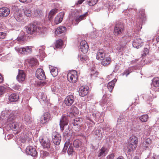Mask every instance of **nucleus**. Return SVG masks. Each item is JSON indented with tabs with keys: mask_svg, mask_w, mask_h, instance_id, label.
Returning <instances> with one entry per match:
<instances>
[{
	"mask_svg": "<svg viewBox=\"0 0 159 159\" xmlns=\"http://www.w3.org/2000/svg\"><path fill=\"white\" fill-rule=\"evenodd\" d=\"M66 30V29L65 27L61 26L56 29L55 32L57 35L60 36L61 34L65 33Z\"/></svg>",
	"mask_w": 159,
	"mask_h": 159,
	"instance_id": "20",
	"label": "nucleus"
},
{
	"mask_svg": "<svg viewBox=\"0 0 159 159\" xmlns=\"http://www.w3.org/2000/svg\"><path fill=\"white\" fill-rule=\"evenodd\" d=\"M67 144L66 143L65 144V145H64V148L62 150V151L63 152H66V150L67 149V148L68 147V146L67 145Z\"/></svg>",
	"mask_w": 159,
	"mask_h": 159,
	"instance_id": "60",
	"label": "nucleus"
},
{
	"mask_svg": "<svg viewBox=\"0 0 159 159\" xmlns=\"http://www.w3.org/2000/svg\"><path fill=\"white\" fill-rule=\"evenodd\" d=\"M89 59L88 56L86 55L84 56H80L79 57V60H80L82 62H84L86 61Z\"/></svg>",
	"mask_w": 159,
	"mask_h": 159,
	"instance_id": "42",
	"label": "nucleus"
},
{
	"mask_svg": "<svg viewBox=\"0 0 159 159\" xmlns=\"http://www.w3.org/2000/svg\"><path fill=\"white\" fill-rule=\"evenodd\" d=\"M20 2L24 3H28L30 1V0H19Z\"/></svg>",
	"mask_w": 159,
	"mask_h": 159,
	"instance_id": "62",
	"label": "nucleus"
},
{
	"mask_svg": "<svg viewBox=\"0 0 159 159\" xmlns=\"http://www.w3.org/2000/svg\"><path fill=\"white\" fill-rule=\"evenodd\" d=\"M142 43V41L140 39H136L133 41L132 44L133 46L135 48H139L141 47Z\"/></svg>",
	"mask_w": 159,
	"mask_h": 159,
	"instance_id": "24",
	"label": "nucleus"
},
{
	"mask_svg": "<svg viewBox=\"0 0 159 159\" xmlns=\"http://www.w3.org/2000/svg\"><path fill=\"white\" fill-rule=\"evenodd\" d=\"M75 98L74 93H71L67 96L64 100L65 104L67 106H71L75 101Z\"/></svg>",
	"mask_w": 159,
	"mask_h": 159,
	"instance_id": "8",
	"label": "nucleus"
},
{
	"mask_svg": "<svg viewBox=\"0 0 159 159\" xmlns=\"http://www.w3.org/2000/svg\"><path fill=\"white\" fill-rule=\"evenodd\" d=\"M36 76L40 80H44L46 79L45 73L43 70L41 68L38 69L36 72Z\"/></svg>",
	"mask_w": 159,
	"mask_h": 159,
	"instance_id": "10",
	"label": "nucleus"
},
{
	"mask_svg": "<svg viewBox=\"0 0 159 159\" xmlns=\"http://www.w3.org/2000/svg\"><path fill=\"white\" fill-rule=\"evenodd\" d=\"M74 151L73 147L70 145L67 150L68 154L69 155H71L73 153Z\"/></svg>",
	"mask_w": 159,
	"mask_h": 159,
	"instance_id": "45",
	"label": "nucleus"
},
{
	"mask_svg": "<svg viewBox=\"0 0 159 159\" xmlns=\"http://www.w3.org/2000/svg\"><path fill=\"white\" fill-rule=\"evenodd\" d=\"M88 15V12H86L83 15L76 16L75 18V21L76 22L75 25H77L81 21L85 20Z\"/></svg>",
	"mask_w": 159,
	"mask_h": 159,
	"instance_id": "22",
	"label": "nucleus"
},
{
	"mask_svg": "<svg viewBox=\"0 0 159 159\" xmlns=\"http://www.w3.org/2000/svg\"><path fill=\"white\" fill-rule=\"evenodd\" d=\"M39 96L40 99V101H42L44 102H46L48 101L47 96L44 93H40Z\"/></svg>",
	"mask_w": 159,
	"mask_h": 159,
	"instance_id": "32",
	"label": "nucleus"
},
{
	"mask_svg": "<svg viewBox=\"0 0 159 159\" xmlns=\"http://www.w3.org/2000/svg\"><path fill=\"white\" fill-rule=\"evenodd\" d=\"M26 33L30 35H36L39 33H44L46 31V28L42 26H38L33 23H30L25 27Z\"/></svg>",
	"mask_w": 159,
	"mask_h": 159,
	"instance_id": "1",
	"label": "nucleus"
},
{
	"mask_svg": "<svg viewBox=\"0 0 159 159\" xmlns=\"http://www.w3.org/2000/svg\"><path fill=\"white\" fill-rule=\"evenodd\" d=\"M57 12V10L56 9H54L52 10L49 12V13L50 14L53 16Z\"/></svg>",
	"mask_w": 159,
	"mask_h": 159,
	"instance_id": "52",
	"label": "nucleus"
},
{
	"mask_svg": "<svg viewBox=\"0 0 159 159\" xmlns=\"http://www.w3.org/2000/svg\"><path fill=\"white\" fill-rule=\"evenodd\" d=\"M15 112H16L15 111H12L11 113L10 114L7 119L8 121H11L12 120L15 119L16 116L15 115Z\"/></svg>",
	"mask_w": 159,
	"mask_h": 159,
	"instance_id": "40",
	"label": "nucleus"
},
{
	"mask_svg": "<svg viewBox=\"0 0 159 159\" xmlns=\"http://www.w3.org/2000/svg\"><path fill=\"white\" fill-rule=\"evenodd\" d=\"M108 151L107 148L102 147L100 149L98 152V157H102L105 156L107 154Z\"/></svg>",
	"mask_w": 159,
	"mask_h": 159,
	"instance_id": "17",
	"label": "nucleus"
},
{
	"mask_svg": "<svg viewBox=\"0 0 159 159\" xmlns=\"http://www.w3.org/2000/svg\"><path fill=\"white\" fill-rule=\"evenodd\" d=\"M151 159H159V156H153Z\"/></svg>",
	"mask_w": 159,
	"mask_h": 159,
	"instance_id": "64",
	"label": "nucleus"
},
{
	"mask_svg": "<svg viewBox=\"0 0 159 159\" xmlns=\"http://www.w3.org/2000/svg\"><path fill=\"white\" fill-rule=\"evenodd\" d=\"M18 74L16 77L17 80L19 82L24 81L25 77V75L23 70H19Z\"/></svg>",
	"mask_w": 159,
	"mask_h": 159,
	"instance_id": "18",
	"label": "nucleus"
},
{
	"mask_svg": "<svg viewBox=\"0 0 159 159\" xmlns=\"http://www.w3.org/2000/svg\"><path fill=\"white\" fill-rule=\"evenodd\" d=\"M24 13L25 15L28 17H29L31 15V11L29 9L26 8L24 10Z\"/></svg>",
	"mask_w": 159,
	"mask_h": 159,
	"instance_id": "44",
	"label": "nucleus"
},
{
	"mask_svg": "<svg viewBox=\"0 0 159 159\" xmlns=\"http://www.w3.org/2000/svg\"><path fill=\"white\" fill-rule=\"evenodd\" d=\"M64 17V14L61 12L59 13L55 17L54 22L56 25L60 23L62 21Z\"/></svg>",
	"mask_w": 159,
	"mask_h": 159,
	"instance_id": "23",
	"label": "nucleus"
},
{
	"mask_svg": "<svg viewBox=\"0 0 159 159\" xmlns=\"http://www.w3.org/2000/svg\"><path fill=\"white\" fill-rule=\"evenodd\" d=\"M152 84L155 87H159V78L156 77L152 80Z\"/></svg>",
	"mask_w": 159,
	"mask_h": 159,
	"instance_id": "38",
	"label": "nucleus"
},
{
	"mask_svg": "<svg viewBox=\"0 0 159 159\" xmlns=\"http://www.w3.org/2000/svg\"><path fill=\"white\" fill-rule=\"evenodd\" d=\"M53 17V16L51 15L49 13L48 18L49 20H51Z\"/></svg>",
	"mask_w": 159,
	"mask_h": 159,
	"instance_id": "63",
	"label": "nucleus"
},
{
	"mask_svg": "<svg viewBox=\"0 0 159 159\" xmlns=\"http://www.w3.org/2000/svg\"><path fill=\"white\" fill-rule=\"evenodd\" d=\"M52 140L54 144L58 145L60 144L61 140V135L57 132H53L52 136Z\"/></svg>",
	"mask_w": 159,
	"mask_h": 159,
	"instance_id": "7",
	"label": "nucleus"
},
{
	"mask_svg": "<svg viewBox=\"0 0 159 159\" xmlns=\"http://www.w3.org/2000/svg\"><path fill=\"white\" fill-rule=\"evenodd\" d=\"M89 46L87 42L85 40H82L80 43V49L81 52L84 53H86L89 49Z\"/></svg>",
	"mask_w": 159,
	"mask_h": 159,
	"instance_id": "12",
	"label": "nucleus"
},
{
	"mask_svg": "<svg viewBox=\"0 0 159 159\" xmlns=\"http://www.w3.org/2000/svg\"><path fill=\"white\" fill-rule=\"evenodd\" d=\"M148 118V116L147 114H144L139 117V119L142 122H145L147 121Z\"/></svg>",
	"mask_w": 159,
	"mask_h": 159,
	"instance_id": "36",
	"label": "nucleus"
},
{
	"mask_svg": "<svg viewBox=\"0 0 159 159\" xmlns=\"http://www.w3.org/2000/svg\"><path fill=\"white\" fill-rule=\"evenodd\" d=\"M107 98H103V99H102L101 103V105L102 106H104L105 105H107L109 102H107Z\"/></svg>",
	"mask_w": 159,
	"mask_h": 159,
	"instance_id": "46",
	"label": "nucleus"
},
{
	"mask_svg": "<svg viewBox=\"0 0 159 159\" xmlns=\"http://www.w3.org/2000/svg\"><path fill=\"white\" fill-rule=\"evenodd\" d=\"M17 40L19 41H24V36H19L17 38Z\"/></svg>",
	"mask_w": 159,
	"mask_h": 159,
	"instance_id": "56",
	"label": "nucleus"
},
{
	"mask_svg": "<svg viewBox=\"0 0 159 159\" xmlns=\"http://www.w3.org/2000/svg\"><path fill=\"white\" fill-rule=\"evenodd\" d=\"M50 70L51 74L53 77H55L58 75V70L57 68H50Z\"/></svg>",
	"mask_w": 159,
	"mask_h": 159,
	"instance_id": "37",
	"label": "nucleus"
},
{
	"mask_svg": "<svg viewBox=\"0 0 159 159\" xmlns=\"http://www.w3.org/2000/svg\"><path fill=\"white\" fill-rule=\"evenodd\" d=\"M124 30V25L121 23H118L116 24L115 26L114 34V35L118 36L122 33Z\"/></svg>",
	"mask_w": 159,
	"mask_h": 159,
	"instance_id": "6",
	"label": "nucleus"
},
{
	"mask_svg": "<svg viewBox=\"0 0 159 159\" xmlns=\"http://www.w3.org/2000/svg\"><path fill=\"white\" fill-rule=\"evenodd\" d=\"M70 113L75 116L79 114V111L77 107H71L70 109Z\"/></svg>",
	"mask_w": 159,
	"mask_h": 159,
	"instance_id": "29",
	"label": "nucleus"
},
{
	"mask_svg": "<svg viewBox=\"0 0 159 159\" xmlns=\"http://www.w3.org/2000/svg\"><path fill=\"white\" fill-rule=\"evenodd\" d=\"M69 121V117L68 116L63 115L60 121V126L61 130L63 131L64 127L68 125Z\"/></svg>",
	"mask_w": 159,
	"mask_h": 159,
	"instance_id": "5",
	"label": "nucleus"
},
{
	"mask_svg": "<svg viewBox=\"0 0 159 159\" xmlns=\"http://www.w3.org/2000/svg\"><path fill=\"white\" fill-rule=\"evenodd\" d=\"M68 81L70 83H75L78 80L77 72L76 70H73L69 72L67 75Z\"/></svg>",
	"mask_w": 159,
	"mask_h": 159,
	"instance_id": "3",
	"label": "nucleus"
},
{
	"mask_svg": "<svg viewBox=\"0 0 159 159\" xmlns=\"http://www.w3.org/2000/svg\"><path fill=\"white\" fill-rule=\"evenodd\" d=\"M105 56V51L103 49H100L98 50L96 54V57L98 60L103 59Z\"/></svg>",
	"mask_w": 159,
	"mask_h": 159,
	"instance_id": "19",
	"label": "nucleus"
},
{
	"mask_svg": "<svg viewBox=\"0 0 159 159\" xmlns=\"http://www.w3.org/2000/svg\"><path fill=\"white\" fill-rule=\"evenodd\" d=\"M24 119L27 124H30L32 122V119L28 113L25 114Z\"/></svg>",
	"mask_w": 159,
	"mask_h": 159,
	"instance_id": "30",
	"label": "nucleus"
},
{
	"mask_svg": "<svg viewBox=\"0 0 159 159\" xmlns=\"http://www.w3.org/2000/svg\"><path fill=\"white\" fill-rule=\"evenodd\" d=\"M14 17L18 22H20L23 20V18L22 14L17 13L14 14Z\"/></svg>",
	"mask_w": 159,
	"mask_h": 159,
	"instance_id": "31",
	"label": "nucleus"
},
{
	"mask_svg": "<svg viewBox=\"0 0 159 159\" xmlns=\"http://www.w3.org/2000/svg\"><path fill=\"white\" fill-rule=\"evenodd\" d=\"M89 88L87 86L81 87L79 89V95L82 97L86 95L89 93Z\"/></svg>",
	"mask_w": 159,
	"mask_h": 159,
	"instance_id": "13",
	"label": "nucleus"
},
{
	"mask_svg": "<svg viewBox=\"0 0 159 159\" xmlns=\"http://www.w3.org/2000/svg\"><path fill=\"white\" fill-rule=\"evenodd\" d=\"M6 88L4 86H0V95H2L5 92Z\"/></svg>",
	"mask_w": 159,
	"mask_h": 159,
	"instance_id": "47",
	"label": "nucleus"
},
{
	"mask_svg": "<svg viewBox=\"0 0 159 159\" xmlns=\"http://www.w3.org/2000/svg\"><path fill=\"white\" fill-rule=\"evenodd\" d=\"M40 11L38 10H35L34 11V15L35 16H37L39 15Z\"/></svg>",
	"mask_w": 159,
	"mask_h": 159,
	"instance_id": "55",
	"label": "nucleus"
},
{
	"mask_svg": "<svg viewBox=\"0 0 159 159\" xmlns=\"http://www.w3.org/2000/svg\"><path fill=\"white\" fill-rule=\"evenodd\" d=\"M101 62V64L104 66H107L110 64L111 62V59L110 57H104Z\"/></svg>",
	"mask_w": 159,
	"mask_h": 159,
	"instance_id": "25",
	"label": "nucleus"
},
{
	"mask_svg": "<svg viewBox=\"0 0 159 159\" xmlns=\"http://www.w3.org/2000/svg\"><path fill=\"white\" fill-rule=\"evenodd\" d=\"M114 157V154L112 153L107 156L106 159H113Z\"/></svg>",
	"mask_w": 159,
	"mask_h": 159,
	"instance_id": "54",
	"label": "nucleus"
},
{
	"mask_svg": "<svg viewBox=\"0 0 159 159\" xmlns=\"http://www.w3.org/2000/svg\"><path fill=\"white\" fill-rule=\"evenodd\" d=\"M29 63L30 66L32 67L37 65L38 63V62L36 59L32 58L29 60Z\"/></svg>",
	"mask_w": 159,
	"mask_h": 159,
	"instance_id": "34",
	"label": "nucleus"
},
{
	"mask_svg": "<svg viewBox=\"0 0 159 159\" xmlns=\"http://www.w3.org/2000/svg\"><path fill=\"white\" fill-rule=\"evenodd\" d=\"M15 49L19 53L24 55L30 54L32 52V47L30 46H27L20 48H16Z\"/></svg>",
	"mask_w": 159,
	"mask_h": 159,
	"instance_id": "4",
	"label": "nucleus"
},
{
	"mask_svg": "<svg viewBox=\"0 0 159 159\" xmlns=\"http://www.w3.org/2000/svg\"><path fill=\"white\" fill-rule=\"evenodd\" d=\"M51 120L50 114L48 112L45 113L40 118V122L42 124H44Z\"/></svg>",
	"mask_w": 159,
	"mask_h": 159,
	"instance_id": "15",
	"label": "nucleus"
},
{
	"mask_svg": "<svg viewBox=\"0 0 159 159\" xmlns=\"http://www.w3.org/2000/svg\"><path fill=\"white\" fill-rule=\"evenodd\" d=\"M39 141L44 148L49 149L50 147L51 143L50 140L46 138H41Z\"/></svg>",
	"mask_w": 159,
	"mask_h": 159,
	"instance_id": "9",
	"label": "nucleus"
},
{
	"mask_svg": "<svg viewBox=\"0 0 159 159\" xmlns=\"http://www.w3.org/2000/svg\"><path fill=\"white\" fill-rule=\"evenodd\" d=\"M130 143L137 144L138 143V138L135 136H132L130 137Z\"/></svg>",
	"mask_w": 159,
	"mask_h": 159,
	"instance_id": "35",
	"label": "nucleus"
},
{
	"mask_svg": "<svg viewBox=\"0 0 159 159\" xmlns=\"http://www.w3.org/2000/svg\"><path fill=\"white\" fill-rule=\"evenodd\" d=\"M12 88L15 90H19L20 89L21 87L19 85L15 84L12 86Z\"/></svg>",
	"mask_w": 159,
	"mask_h": 159,
	"instance_id": "51",
	"label": "nucleus"
},
{
	"mask_svg": "<svg viewBox=\"0 0 159 159\" xmlns=\"http://www.w3.org/2000/svg\"><path fill=\"white\" fill-rule=\"evenodd\" d=\"M95 71L93 70H91V73L90 74V76L92 77L93 76H96L98 75V73L95 72L94 73L93 72Z\"/></svg>",
	"mask_w": 159,
	"mask_h": 159,
	"instance_id": "58",
	"label": "nucleus"
},
{
	"mask_svg": "<svg viewBox=\"0 0 159 159\" xmlns=\"http://www.w3.org/2000/svg\"><path fill=\"white\" fill-rule=\"evenodd\" d=\"M73 145L75 147L78 148L81 145V142L78 139H76L74 141Z\"/></svg>",
	"mask_w": 159,
	"mask_h": 159,
	"instance_id": "41",
	"label": "nucleus"
},
{
	"mask_svg": "<svg viewBox=\"0 0 159 159\" xmlns=\"http://www.w3.org/2000/svg\"><path fill=\"white\" fill-rule=\"evenodd\" d=\"M7 34L6 33L0 32V39H5Z\"/></svg>",
	"mask_w": 159,
	"mask_h": 159,
	"instance_id": "50",
	"label": "nucleus"
},
{
	"mask_svg": "<svg viewBox=\"0 0 159 159\" xmlns=\"http://www.w3.org/2000/svg\"><path fill=\"white\" fill-rule=\"evenodd\" d=\"M152 141L149 138L145 139L141 144V145L145 149H146L149 148L150 145L152 143Z\"/></svg>",
	"mask_w": 159,
	"mask_h": 159,
	"instance_id": "21",
	"label": "nucleus"
},
{
	"mask_svg": "<svg viewBox=\"0 0 159 159\" xmlns=\"http://www.w3.org/2000/svg\"><path fill=\"white\" fill-rule=\"evenodd\" d=\"M148 49L147 48H145L144 49V50L143 51L144 55H146L148 53Z\"/></svg>",
	"mask_w": 159,
	"mask_h": 159,
	"instance_id": "59",
	"label": "nucleus"
},
{
	"mask_svg": "<svg viewBox=\"0 0 159 159\" xmlns=\"http://www.w3.org/2000/svg\"><path fill=\"white\" fill-rule=\"evenodd\" d=\"M137 146V145L136 144H134V143H129L127 147L128 149L127 153L128 154H130V152L133 151L136 149Z\"/></svg>",
	"mask_w": 159,
	"mask_h": 159,
	"instance_id": "28",
	"label": "nucleus"
},
{
	"mask_svg": "<svg viewBox=\"0 0 159 159\" xmlns=\"http://www.w3.org/2000/svg\"><path fill=\"white\" fill-rule=\"evenodd\" d=\"M116 79H115L111 82H109L108 84L107 85V88L110 92H112V91L115 86V83H116Z\"/></svg>",
	"mask_w": 159,
	"mask_h": 159,
	"instance_id": "27",
	"label": "nucleus"
},
{
	"mask_svg": "<svg viewBox=\"0 0 159 159\" xmlns=\"http://www.w3.org/2000/svg\"><path fill=\"white\" fill-rule=\"evenodd\" d=\"M74 122L73 125L74 126L75 125H78L79 124L80 121V120L79 118H76L74 120Z\"/></svg>",
	"mask_w": 159,
	"mask_h": 159,
	"instance_id": "48",
	"label": "nucleus"
},
{
	"mask_svg": "<svg viewBox=\"0 0 159 159\" xmlns=\"http://www.w3.org/2000/svg\"><path fill=\"white\" fill-rule=\"evenodd\" d=\"M126 47L125 45H120L116 48V50L118 52H121L124 50Z\"/></svg>",
	"mask_w": 159,
	"mask_h": 159,
	"instance_id": "43",
	"label": "nucleus"
},
{
	"mask_svg": "<svg viewBox=\"0 0 159 159\" xmlns=\"http://www.w3.org/2000/svg\"><path fill=\"white\" fill-rule=\"evenodd\" d=\"M26 152L27 154L34 157L37 156V153L36 149L31 146H28L26 148Z\"/></svg>",
	"mask_w": 159,
	"mask_h": 159,
	"instance_id": "11",
	"label": "nucleus"
},
{
	"mask_svg": "<svg viewBox=\"0 0 159 159\" xmlns=\"http://www.w3.org/2000/svg\"><path fill=\"white\" fill-rule=\"evenodd\" d=\"M19 95L16 93H13L9 96V100L11 102L17 101L19 99Z\"/></svg>",
	"mask_w": 159,
	"mask_h": 159,
	"instance_id": "26",
	"label": "nucleus"
},
{
	"mask_svg": "<svg viewBox=\"0 0 159 159\" xmlns=\"http://www.w3.org/2000/svg\"><path fill=\"white\" fill-rule=\"evenodd\" d=\"M24 125L21 123H18L17 122L12 123L10 126L11 128L13 130H20L24 128Z\"/></svg>",
	"mask_w": 159,
	"mask_h": 159,
	"instance_id": "14",
	"label": "nucleus"
},
{
	"mask_svg": "<svg viewBox=\"0 0 159 159\" xmlns=\"http://www.w3.org/2000/svg\"><path fill=\"white\" fill-rule=\"evenodd\" d=\"M123 120L124 119L121 117H120L118 119L117 122L120 123L122 121H123Z\"/></svg>",
	"mask_w": 159,
	"mask_h": 159,
	"instance_id": "61",
	"label": "nucleus"
},
{
	"mask_svg": "<svg viewBox=\"0 0 159 159\" xmlns=\"http://www.w3.org/2000/svg\"><path fill=\"white\" fill-rule=\"evenodd\" d=\"M98 0H86V3L90 6H93L95 5Z\"/></svg>",
	"mask_w": 159,
	"mask_h": 159,
	"instance_id": "39",
	"label": "nucleus"
},
{
	"mask_svg": "<svg viewBox=\"0 0 159 159\" xmlns=\"http://www.w3.org/2000/svg\"><path fill=\"white\" fill-rule=\"evenodd\" d=\"M10 13V9L6 7H2L0 8V16L5 17L8 16Z\"/></svg>",
	"mask_w": 159,
	"mask_h": 159,
	"instance_id": "16",
	"label": "nucleus"
},
{
	"mask_svg": "<svg viewBox=\"0 0 159 159\" xmlns=\"http://www.w3.org/2000/svg\"><path fill=\"white\" fill-rule=\"evenodd\" d=\"M146 19L145 15L144 14V10H140L137 16V18L136 20L137 25L141 28L142 25L143 23H144Z\"/></svg>",
	"mask_w": 159,
	"mask_h": 159,
	"instance_id": "2",
	"label": "nucleus"
},
{
	"mask_svg": "<svg viewBox=\"0 0 159 159\" xmlns=\"http://www.w3.org/2000/svg\"><path fill=\"white\" fill-rule=\"evenodd\" d=\"M159 41V34H157V36L156 39H152V42L153 43L154 42L153 44H155L156 45V44Z\"/></svg>",
	"mask_w": 159,
	"mask_h": 159,
	"instance_id": "49",
	"label": "nucleus"
},
{
	"mask_svg": "<svg viewBox=\"0 0 159 159\" xmlns=\"http://www.w3.org/2000/svg\"><path fill=\"white\" fill-rule=\"evenodd\" d=\"M130 73V72H129L128 70H125L124 72L122 73L123 75H125L126 76Z\"/></svg>",
	"mask_w": 159,
	"mask_h": 159,
	"instance_id": "57",
	"label": "nucleus"
},
{
	"mask_svg": "<svg viewBox=\"0 0 159 159\" xmlns=\"http://www.w3.org/2000/svg\"><path fill=\"white\" fill-rule=\"evenodd\" d=\"M100 131L99 129H96L94 131V133L95 135H98L100 136V135H102V132H100Z\"/></svg>",
	"mask_w": 159,
	"mask_h": 159,
	"instance_id": "53",
	"label": "nucleus"
},
{
	"mask_svg": "<svg viewBox=\"0 0 159 159\" xmlns=\"http://www.w3.org/2000/svg\"><path fill=\"white\" fill-rule=\"evenodd\" d=\"M63 41L62 40L59 39L56 41V42L54 43L55 47L56 48H61L63 45Z\"/></svg>",
	"mask_w": 159,
	"mask_h": 159,
	"instance_id": "33",
	"label": "nucleus"
}]
</instances>
